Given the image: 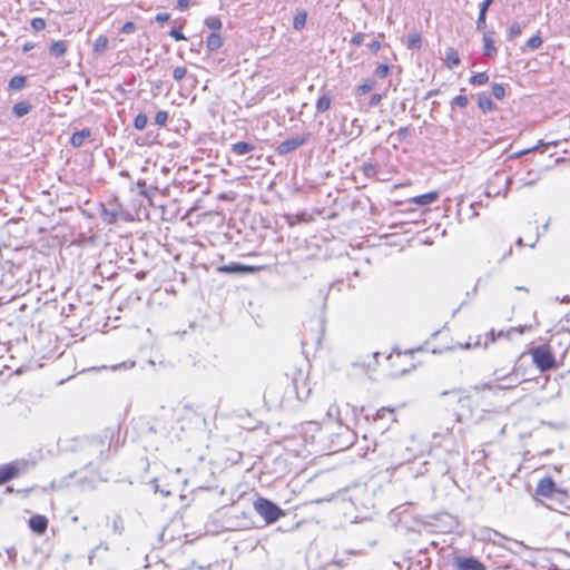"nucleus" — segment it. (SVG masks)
Wrapping results in <instances>:
<instances>
[{"mask_svg":"<svg viewBox=\"0 0 570 570\" xmlns=\"http://www.w3.org/2000/svg\"><path fill=\"white\" fill-rule=\"evenodd\" d=\"M460 57L458 51L454 48H448L445 51V63L452 69L460 65Z\"/></svg>","mask_w":570,"mask_h":570,"instance_id":"nucleus-23","label":"nucleus"},{"mask_svg":"<svg viewBox=\"0 0 570 570\" xmlns=\"http://www.w3.org/2000/svg\"><path fill=\"white\" fill-rule=\"evenodd\" d=\"M501 178V175L499 173H495L494 174V179L490 181L489 186H488V190H487V196L489 197H492V196H499V195H502V190L500 189H495L494 188V180H499Z\"/></svg>","mask_w":570,"mask_h":570,"instance_id":"nucleus-39","label":"nucleus"},{"mask_svg":"<svg viewBox=\"0 0 570 570\" xmlns=\"http://www.w3.org/2000/svg\"><path fill=\"white\" fill-rule=\"evenodd\" d=\"M417 564L421 569H429L431 567L432 560L428 556L417 557Z\"/></svg>","mask_w":570,"mask_h":570,"instance_id":"nucleus-48","label":"nucleus"},{"mask_svg":"<svg viewBox=\"0 0 570 570\" xmlns=\"http://www.w3.org/2000/svg\"><path fill=\"white\" fill-rule=\"evenodd\" d=\"M306 17L307 16H306L305 11H302V12H298L297 14H295V17L293 19V28L295 30H302L305 27Z\"/></svg>","mask_w":570,"mask_h":570,"instance_id":"nucleus-34","label":"nucleus"},{"mask_svg":"<svg viewBox=\"0 0 570 570\" xmlns=\"http://www.w3.org/2000/svg\"><path fill=\"white\" fill-rule=\"evenodd\" d=\"M112 527H114V530L118 534L122 533V531H124L122 519L119 515L114 519Z\"/></svg>","mask_w":570,"mask_h":570,"instance_id":"nucleus-50","label":"nucleus"},{"mask_svg":"<svg viewBox=\"0 0 570 570\" xmlns=\"http://www.w3.org/2000/svg\"><path fill=\"white\" fill-rule=\"evenodd\" d=\"M168 112L165 110H160L155 116V124L159 127H163L167 124Z\"/></svg>","mask_w":570,"mask_h":570,"instance_id":"nucleus-43","label":"nucleus"},{"mask_svg":"<svg viewBox=\"0 0 570 570\" xmlns=\"http://www.w3.org/2000/svg\"><path fill=\"white\" fill-rule=\"evenodd\" d=\"M121 213V205L117 202V199L110 200L107 204H101L100 209V218L106 224H115L117 223Z\"/></svg>","mask_w":570,"mask_h":570,"instance_id":"nucleus-9","label":"nucleus"},{"mask_svg":"<svg viewBox=\"0 0 570 570\" xmlns=\"http://www.w3.org/2000/svg\"><path fill=\"white\" fill-rule=\"evenodd\" d=\"M292 392L295 393L296 397L301 401L309 396L311 389L306 385L302 371H297V376H293L292 379Z\"/></svg>","mask_w":570,"mask_h":570,"instance_id":"nucleus-10","label":"nucleus"},{"mask_svg":"<svg viewBox=\"0 0 570 570\" xmlns=\"http://www.w3.org/2000/svg\"><path fill=\"white\" fill-rule=\"evenodd\" d=\"M328 291H330V287H328V288H325V289H321V291H320V294H321V296L324 298V301H325V299H326V297H327Z\"/></svg>","mask_w":570,"mask_h":570,"instance_id":"nucleus-61","label":"nucleus"},{"mask_svg":"<svg viewBox=\"0 0 570 570\" xmlns=\"http://www.w3.org/2000/svg\"><path fill=\"white\" fill-rule=\"evenodd\" d=\"M27 79L24 76H14L9 81V88L12 90H20L24 88Z\"/></svg>","mask_w":570,"mask_h":570,"instance_id":"nucleus-31","label":"nucleus"},{"mask_svg":"<svg viewBox=\"0 0 570 570\" xmlns=\"http://www.w3.org/2000/svg\"><path fill=\"white\" fill-rule=\"evenodd\" d=\"M364 37H365V36H364V33H362V32H357V33H355V35L352 37V39H351V43H352L353 46H361V45L363 43V41H364Z\"/></svg>","mask_w":570,"mask_h":570,"instance_id":"nucleus-51","label":"nucleus"},{"mask_svg":"<svg viewBox=\"0 0 570 570\" xmlns=\"http://www.w3.org/2000/svg\"><path fill=\"white\" fill-rule=\"evenodd\" d=\"M487 13H488V11L480 10L476 22H475L476 30L481 31L483 33H484V31H487L485 30L487 29Z\"/></svg>","mask_w":570,"mask_h":570,"instance_id":"nucleus-35","label":"nucleus"},{"mask_svg":"<svg viewBox=\"0 0 570 570\" xmlns=\"http://www.w3.org/2000/svg\"><path fill=\"white\" fill-rule=\"evenodd\" d=\"M540 177L541 174L539 171L529 170L527 176L520 179V184L522 187L533 186L540 179Z\"/></svg>","mask_w":570,"mask_h":570,"instance_id":"nucleus-26","label":"nucleus"},{"mask_svg":"<svg viewBox=\"0 0 570 570\" xmlns=\"http://www.w3.org/2000/svg\"><path fill=\"white\" fill-rule=\"evenodd\" d=\"M512 183H513L512 177H507V178H505V180H504V188H503V190H502V196H503V197H507V196H508V193H509V190H510V188H511Z\"/></svg>","mask_w":570,"mask_h":570,"instance_id":"nucleus-52","label":"nucleus"},{"mask_svg":"<svg viewBox=\"0 0 570 570\" xmlns=\"http://www.w3.org/2000/svg\"><path fill=\"white\" fill-rule=\"evenodd\" d=\"M491 92H492L493 97L497 99H503L505 96V89H504L503 85H501V83H493L492 88H491Z\"/></svg>","mask_w":570,"mask_h":570,"instance_id":"nucleus-40","label":"nucleus"},{"mask_svg":"<svg viewBox=\"0 0 570 570\" xmlns=\"http://www.w3.org/2000/svg\"><path fill=\"white\" fill-rule=\"evenodd\" d=\"M281 386L277 384L268 386L264 394L265 402L271 406H282L285 402L284 395L279 394Z\"/></svg>","mask_w":570,"mask_h":570,"instance_id":"nucleus-11","label":"nucleus"},{"mask_svg":"<svg viewBox=\"0 0 570 570\" xmlns=\"http://www.w3.org/2000/svg\"><path fill=\"white\" fill-rule=\"evenodd\" d=\"M542 42L543 40L541 36L539 33L534 35L525 42V46L522 48V51L535 50L542 45Z\"/></svg>","mask_w":570,"mask_h":570,"instance_id":"nucleus-30","label":"nucleus"},{"mask_svg":"<svg viewBox=\"0 0 570 570\" xmlns=\"http://www.w3.org/2000/svg\"><path fill=\"white\" fill-rule=\"evenodd\" d=\"M96 550H97V548H96V549H92V550L90 551V554H89V557H88V559H89V563H92V559L95 558Z\"/></svg>","mask_w":570,"mask_h":570,"instance_id":"nucleus-62","label":"nucleus"},{"mask_svg":"<svg viewBox=\"0 0 570 570\" xmlns=\"http://www.w3.org/2000/svg\"><path fill=\"white\" fill-rule=\"evenodd\" d=\"M374 86H375V81L367 79L356 88V92H357V95H366L373 90Z\"/></svg>","mask_w":570,"mask_h":570,"instance_id":"nucleus-37","label":"nucleus"},{"mask_svg":"<svg viewBox=\"0 0 570 570\" xmlns=\"http://www.w3.org/2000/svg\"><path fill=\"white\" fill-rule=\"evenodd\" d=\"M119 428H106L98 434L86 438L80 443L83 460L87 465L100 464L109 458L111 448L117 450Z\"/></svg>","mask_w":570,"mask_h":570,"instance_id":"nucleus-1","label":"nucleus"},{"mask_svg":"<svg viewBox=\"0 0 570 570\" xmlns=\"http://www.w3.org/2000/svg\"><path fill=\"white\" fill-rule=\"evenodd\" d=\"M454 570H485V566L475 557L454 556L452 559Z\"/></svg>","mask_w":570,"mask_h":570,"instance_id":"nucleus-8","label":"nucleus"},{"mask_svg":"<svg viewBox=\"0 0 570 570\" xmlns=\"http://www.w3.org/2000/svg\"><path fill=\"white\" fill-rule=\"evenodd\" d=\"M406 46L410 50L420 49L422 46V37L419 32L410 33L407 37Z\"/></svg>","mask_w":570,"mask_h":570,"instance_id":"nucleus-29","label":"nucleus"},{"mask_svg":"<svg viewBox=\"0 0 570 570\" xmlns=\"http://www.w3.org/2000/svg\"><path fill=\"white\" fill-rule=\"evenodd\" d=\"M187 75V69L185 67H176L173 71V77L176 81L183 80Z\"/></svg>","mask_w":570,"mask_h":570,"instance_id":"nucleus-45","label":"nucleus"},{"mask_svg":"<svg viewBox=\"0 0 570 570\" xmlns=\"http://www.w3.org/2000/svg\"><path fill=\"white\" fill-rule=\"evenodd\" d=\"M368 48L372 52L376 53L381 49V43L379 41H372Z\"/></svg>","mask_w":570,"mask_h":570,"instance_id":"nucleus-58","label":"nucleus"},{"mask_svg":"<svg viewBox=\"0 0 570 570\" xmlns=\"http://www.w3.org/2000/svg\"><path fill=\"white\" fill-rule=\"evenodd\" d=\"M478 106L483 112H490L497 109L495 104L485 94L479 95Z\"/></svg>","mask_w":570,"mask_h":570,"instance_id":"nucleus-20","label":"nucleus"},{"mask_svg":"<svg viewBox=\"0 0 570 570\" xmlns=\"http://www.w3.org/2000/svg\"><path fill=\"white\" fill-rule=\"evenodd\" d=\"M493 0H483L480 3V10L489 11L490 6L492 4Z\"/></svg>","mask_w":570,"mask_h":570,"instance_id":"nucleus-59","label":"nucleus"},{"mask_svg":"<svg viewBox=\"0 0 570 570\" xmlns=\"http://www.w3.org/2000/svg\"><path fill=\"white\" fill-rule=\"evenodd\" d=\"M494 33L492 30L484 31L483 33V55L485 57H494L498 52L493 40Z\"/></svg>","mask_w":570,"mask_h":570,"instance_id":"nucleus-13","label":"nucleus"},{"mask_svg":"<svg viewBox=\"0 0 570 570\" xmlns=\"http://www.w3.org/2000/svg\"><path fill=\"white\" fill-rule=\"evenodd\" d=\"M173 429V414L170 411H165L160 417L154 419L148 422V431L160 436H168Z\"/></svg>","mask_w":570,"mask_h":570,"instance_id":"nucleus-6","label":"nucleus"},{"mask_svg":"<svg viewBox=\"0 0 570 570\" xmlns=\"http://www.w3.org/2000/svg\"><path fill=\"white\" fill-rule=\"evenodd\" d=\"M438 198H439V191L433 190V191H429L423 195L415 196L411 199V202L419 206H426V205H430V204L434 203L435 200H438Z\"/></svg>","mask_w":570,"mask_h":570,"instance_id":"nucleus-17","label":"nucleus"},{"mask_svg":"<svg viewBox=\"0 0 570 570\" xmlns=\"http://www.w3.org/2000/svg\"><path fill=\"white\" fill-rule=\"evenodd\" d=\"M169 36L173 37L176 41L186 39L181 31V28H179V27L171 28V30L169 31Z\"/></svg>","mask_w":570,"mask_h":570,"instance_id":"nucleus-47","label":"nucleus"},{"mask_svg":"<svg viewBox=\"0 0 570 570\" xmlns=\"http://www.w3.org/2000/svg\"><path fill=\"white\" fill-rule=\"evenodd\" d=\"M222 273H228V274H240V273H248L253 272L254 267L244 265L240 263H232L229 265H223L218 268Z\"/></svg>","mask_w":570,"mask_h":570,"instance_id":"nucleus-15","label":"nucleus"},{"mask_svg":"<svg viewBox=\"0 0 570 570\" xmlns=\"http://www.w3.org/2000/svg\"><path fill=\"white\" fill-rule=\"evenodd\" d=\"M31 108H32V106L28 101H20V102L14 104V106L12 108V112L17 117H23L30 112Z\"/></svg>","mask_w":570,"mask_h":570,"instance_id":"nucleus-28","label":"nucleus"},{"mask_svg":"<svg viewBox=\"0 0 570 570\" xmlns=\"http://www.w3.org/2000/svg\"><path fill=\"white\" fill-rule=\"evenodd\" d=\"M512 544L520 550L524 549V546L518 541H514Z\"/></svg>","mask_w":570,"mask_h":570,"instance_id":"nucleus-63","label":"nucleus"},{"mask_svg":"<svg viewBox=\"0 0 570 570\" xmlns=\"http://www.w3.org/2000/svg\"><path fill=\"white\" fill-rule=\"evenodd\" d=\"M256 149L255 144L248 141H237L230 146V151L235 156H245Z\"/></svg>","mask_w":570,"mask_h":570,"instance_id":"nucleus-14","label":"nucleus"},{"mask_svg":"<svg viewBox=\"0 0 570 570\" xmlns=\"http://www.w3.org/2000/svg\"><path fill=\"white\" fill-rule=\"evenodd\" d=\"M189 7V0H177V8L181 11Z\"/></svg>","mask_w":570,"mask_h":570,"instance_id":"nucleus-57","label":"nucleus"},{"mask_svg":"<svg viewBox=\"0 0 570 570\" xmlns=\"http://www.w3.org/2000/svg\"><path fill=\"white\" fill-rule=\"evenodd\" d=\"M489 81V76L485 72H478L470 77L469 82L473 86H482Z\"/></svg>","mask_w":570,"mask_h":570,"instance_id":"nucleus-32","label":"nucleus"},{"mask_svg":"<svg viewBox=\"0 0 570 570\" xmlns=\"http://www.w3.org/2000/svg\"><path fill=\"white\" fill-rule=\"evenodd\" d=\"M430 551V548L425 547V548H422L417 551V557H421V556H428Z\"/></svg>","mask_w":570,"mask_h":570,"instance_id":"nucleus-60","label":"nucleus"},{"mask_svg":"<svg viewBox=\"0 0 570 570\" xmlns=\"http://www.w3.org/2000/svg\"><path fill=\"white\" fill-rule=\"evenodd\" d=\"M535 493L560 504H562L564 499L568 498L567 492L557 488L554 481L550 476H546L538 482Z\"/></svg>","mask_w":570,"mask_h":570,"instance_id":"nucleus-4","label":"nucleus"},{"mask_svg":"<svg viewBox=\"0 0 570 570\" xmlns=\"http://www.w3.org/2000/svg\"><path fill=\"white\" fill-rule=\"evenodd\" d=\"M148 118L144 112H139L134 119V128L136 130H144L147 126Z\"/></svg>","mask_w":570,"mask_h":570,"instance_id":"nucleus-33","label":"nucleus"},{"mask_svg":"<svg viewBox=\"0 0 570 570\" xmlns=\"http://www.w3.org/2000/svg\"><path fill=\"white\" fill-rule=\"evenodd\" d=\"M522 33V26L520 22H513L508 30V39L513 40Z\"/></svg>","mask_w":570,"mask_h":570,"instance_id":"nucleus-38","label":"nucleus"},{"mask_svg":"<svg viewBox=\"0 0 570 570\" xmlns=\"http://www.w3.org/2000/svg\"><path fill=\"white\" fill-rule=\"evenodd\" d=\"M135 186L138 188V193L140 196L146 198H151L156 191L155 187H148L144 179H139L135 185L130 187V190H135Z\"/></svg>","mask_w":570,"mask_h":570,"instance_id":"nucleus-19","label":"nucleus"},{"mask_svg":"<svg viewBox=\"0 0 570 570\" xmlns=\"http://www.w3.org/2000/svg\"><path fill=\"white\" fill-rule=\"evenodd\" d=\"M170 16L166 12H159L156 14L155 20L159 23L167 22L169 20Z\"/></svg>","mask_w":570,"mask_h":570,"instance_id":"nucleus-53","label":"nucleus"},{"mask_svg":"<svg viewBox=\"0 0 570 570\" xmlns=\"http://www.w3.org/2000/svg\"><path fill=\"white\" fill-rule=\"evenodd\" d=\"M389 414L391 416V421L394 422V410L390 407H382L376 412V415L374 417L375 421L381 420L385 417V415Z\"/></svg>","mask_w":570,"mask_h":570,"instance_id":"nucleus-41","label":"nucleus"},{"mask_svg":"<svg viewBox=\"0 0 570 570\" xmlns=\"http://www.w3.org/2000/svg\"><path fill=\"white\" fill-rule=\"evenodd\" d=\"M553 342L554 337H552L548 344L538 345L530 350L532 362L541 372H548L558 367L552 351Z\"/></svg>","mask_w":570,"mask_h":570,"instance_id":"nucleus-2","label":"nucleus"},{"mask_svg":"<svg viewBox=\"0 0 570 570\" xmlns=\"http://www.w3.org/2000/svg\"><path fill=\"white\" fill-rule=\"evenodd\" d=\"M67 51V42L63 40L55 41L49 49L50 55L55 57H61Z\"/></svg>","mask_w":570,"mask_h":570,"instance_id":"nucleus-27","label":"nucleus"},{"mask_svg":"<svg viewBox=\"0 0 570 570\" xmlns=\"http://www.w3.org/2000/svg\"><path fill=\"white\" fill-rule=\"evenodd\" d=\"M390 71V66L386 63L379 65L374 71L375 76L380 79H384L387 77Z\"/></svg>","mask_w":570,"mask_h":570,"instance_id":"nucleus-42","label":"nucleus"},{"mask_svg":"<svg viewBox=\"0 0 570 570\" xmlns=\"http://www.w3.org/2000/svg\"><path fill=\"white\" fill-rule=\"evenodd\" d=\"M451 104H452V106H458L460 108H464L468 106L469 99L464 95H458L456 97L453 98Z\"/></svg>","mask_w":570,"mask_h":570,"instance_id":"nucleus-44","label":"nucleus"},{"mask_svg":"<svg viewBox=\"0 0 570 570\" xmlns=\"http://www.w3.org/2000/svg\"><path fill=\"white\" fill-rule=\"evenodd\" d=\"M410 134V129L407 127H401L399 128V130L396 131V135L403 139L405 137H407V135Z\"/></svg>","mask_w":570,"mask_h":570,"instance_id":"nucleus-56","label":"nucleus"},{"mask_svg":"<svg viewBox=\"0 0 570 570\" xmlns=\"http://www.w3.org/2000/svg\"><path fill=\"white\" fill-rule=\"evenodd\" d=\"M136 30V24L132 22V21H127L122 27H121V32L122 33H126V35H130V33H134Z\"/></svg>","mask_w":570,"mask_h":570,"instance_id":"nucleus-49","label":"nucleus"},{"mask_svg":"<svg viewBox=\"0 0 570 570\" xmlns=\"http://www.w3.org/2000/svg\"><path fill=\"white\" fill-rule=\"evenodd\" d=\"M381 100H382V96L380 94H374V95H372V97L370 99V106L375 107L381 102Z\"/></svg>","mask_w":570,"mask_h":570,"instance_id":"nucleus-54","label":"nucleus"},{"mask_svg":"<svg viewBox=\"0 0 570 570\" xmlns=\"http://www.w3.org/2000/svg\"><path fill=\"white\" fill-rule=\"evenodd\" d=\"M554 566L559 570H570V553L564 550H558L554 553Z\"/></svg>","mask_w":570,"mask_h":570,"instance_id":"nucleus-16","label":"nucleus"},{"mask_svg":"<svg viewBox=\"0 0 570 570\" xmlns=\"http://www.w3.org/2000/svg\"><path fill=\"white\" fill-rule=\"evenodd\" d=\"M205 24L210 30H219L223 26L222 20L216 16H210L206 18Z\"/></svg>","mask_w":570,"mask_h":570,"instance_id":"nucleus-36","label":"nucleus"},{"mask_svg":"<svg viewBox=\"0 0 570 570\" xmlns=\"http://www.w3.org/2000/svg\"><path fill=\"white\" fill-rule=\"evenodd\" d=\"M332 104V96L330 92H324L321 95L316 101L315 108L317 112H325L330 109Z\"/></svg>","mask_w":570,"mask_h":570,"instance_id":"nucleus-21","label":"nucleus"},{"mask_svg":"<svg viewBox=\"0 0 570 570\" xmlns=\"http://www.w3.org/2000/svg\"><path fill=\"white\" fill-rule=\"evenodd\" d=\"M29 466V462L24 460H16L0 465V485L22 475Z\"/></svg>","mask_w":570,"mask_h":570,"instance_id":"nucleus-5","label":"nucleus"},{"mask_svg":"<svg viewBox=\"0 0 570 570\" xmlns=\"http://www.w3.org/2000/svg\"><path fill=\"white\" fill-rule=\"evenodd\" d=\"M119 175H120L121 177H126V178H129V177H130L129 171H127V170H121V171L119 173Z\"/></svg>","mask_w":570,"mask_h":570,"instance_id":"nucleus-64","label":"nucleus"},{"mask_svg":"<svg viewBox=\"0 0 570 570\" xmlns=\"http://www.w3.org/2000/svg\"><path fill=\"white\" fill-rule=\"evenodd\" d=\"M361 170L365 177L373 178L376 176L379 171V166L376 163H373L372 160L364 161L361 166Z\"/></svg>","mask_w":570,"mask_h":570,"instance_id":"nucleus-25","label":"nucleus"},{"mask_svg":"<svg viewBox=\"0 0 570 570\" xmlns=\"http://www.w3.org/2000/svg\"><path fill=\"white\" fill-rule=\"evenodd\" d=\"M340 413V410L336 405H331L327 410L328 417H336Z\"/></svg>","mask_w":570,"mask_h":570,"instance_id":"nucleus-55","label":"nucleus"},{"mask_svg":"<svg viewBox=\"0 0 570 570\" xmlns=\"http://www.w3.org/2000/svg\"><path fill=\"white\" fill-rule=\"evenodd\" d=\"M91 131L89 128H83L79 131H76L70 137V145L75 148H79L83 145L85 140L90 137Z\"/></svg>","mask_w":570,"mask_h":570,"instance_id":"nucleus-18","label":"nucleus"},{"mask_svg":"<svg viewBox=\"0 0 570 570\" xmlns=\"http://www.w3.org/2000/svg\"><path fill=\"white\" fill-rule=\"evenodd\" d=\"M108 43L109 41L106 36L100 35L97 37L92 46L94 53L101 56L106 51Z\"/></svg>","mask_w":570,"mask_h":570,"instance_id":"nucleus-24","label":"nucleus"},{"mask_svg":"<svg viewBox=\"0 0 570 570\" xmlns=\"http://www.w3.org/2000/svg\"><path fill=\"white\" fill-rule=\"evenodd\" d=\"M223 46V38L219 33L213 32L206 39L208 51H216Z\"/></svg>","mask_w":570,"mask_h":570,"instance_id":"nucleus-22","label":"nucleus"},{"mask_svg":"<svg viewBox=\"0 0 570 570\" xmlns=\"http://www.w3.org/2000/svg\"><path fill=\"white\" fill-rule=\"evenodd\" d=\"M254 509L265 520L266 524L276 522L285 514L276 503L266 498H258L254 501Z\"/></svg>","mask_w":570,"mask_h":570,"instance_id":"nucleus-3","label":"nucleus"},{"mask_svg":"<svg viewBox=\"0 0 570 570\" xmlns=\"http://www.w3.org/2000/svg\"><path fill=\"white\" fill-rule=\"evenodd\" d=\"M309 132H304L302 135L287 138L278 144V146L276 147V153L279 156L289 154L299 148L301 146H303L304 144H306L309 140Z\"/></svg>","mask_w":570,"mask_h":570,"instance_id":"nucleus-7","label":"nucleus"},{"mask_svg":"<svg viewBox=\"0 0 570 570\" xmlns=\"http://www.w3.org/2000/svg\"><path fill=\"white\" fill-rule=\"evenodd\" d=\"M31 27L36 31H41L46 28V21L42 18H33L31 20Z\"/></svg>","mask_w":570,"mask_h":570,"instance_id":"nucleus-46","label":"nucleus"},{"mask_svg":"<svg viewBox=\"0 0 570 570\" xmlns=\"http://www.w3.org/2000/svg\"><path fill=\"white\" fill-rule=\"evenodd\" d=\"M30 529L38 534H43L48 528V519L45 515L36 514L29 519Z\"/></svg>","mask_w":570,"mask_h":570,"instance_id":"nucleus-12","label":"nucleus"}]
</instances>
